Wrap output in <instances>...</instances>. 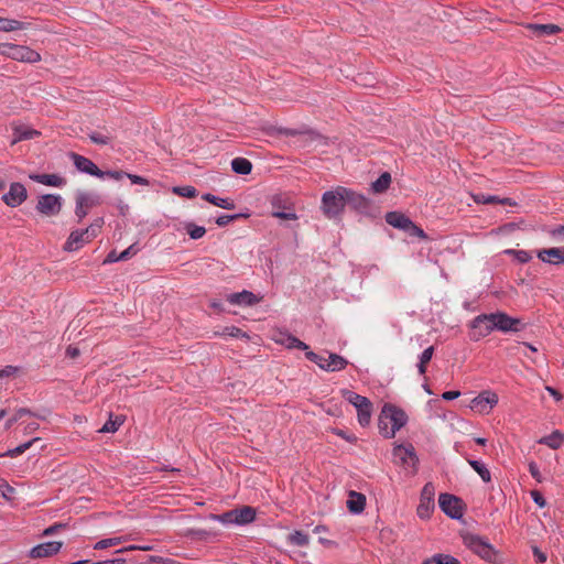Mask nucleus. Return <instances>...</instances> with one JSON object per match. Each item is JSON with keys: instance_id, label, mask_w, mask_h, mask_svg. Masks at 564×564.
Listing matches in <instances>:
<instances>
[{"instance_id": "nucleus-17", "label": "nucleus", "mask_w": 564, "mask_h": 564, "mask_svg": "<svg viewBox=\"0 0 564 564\" xmlns=\"http://www.w3.org/2000/svg\"><path fill=\"white\" fill-rule=\"evenodd\" d=\"M273 339L276 344L284 346L288 349H300L304 350L305 352L308 350V345L289 332H278Z\"/></svg>"}, {"instance_id": "nucleus-64", "label": "nucleus", "mask_w": 564, "mask_h": 564, "mask_svg": "<svg viewBox=\"0 0 564 564\" xmlns=\"http://www.w3.org/2000/svg\"><path fill=\"white\" fill-rule=\"evenodd\" d=\"M334 433L349 443H355L357 441V437L354 434H348L343 430H335Z\"/></svg>"}, {"instance_id": "nucleus-28", "label": "nucleus", "mask_w": 564, "mask_h": 564, "mask_svg": "<svg viewBox=\"0 0 564 564\" xmlns=\"http://www.w3.org/2000/svg\"><path fill=\"white\" fill-rule=\"evenodd\" d=\"M30 26L31 23L29 22L0 17V32L28 30Z\"/></svg>"}, {"instance_id": "nucleus-15", "label": "nucleus", "mask_w": 564, "mask_h": 564, "mask_svg": "<svg viewBox=\"0 0 564 564\" xmlns=\"http://www.w3.org/2000/svg\"><path fill=\"white\" fill-rule=\"evenodd\" d=\"M62 546H63V543L57 542V541H50V542L41 543V544L33 546L30 550L29 556L31 558L50 557V556L57 554L61 551Z\"/></svg>"}, {"instance_id": "nucleus-25", "label": "nucleus", "mask_w": 564, "mask_h": 564, "mask_svg": "<svg viewBox=\"0 0 564 564\" xmlns=\"http://www.w3.org/2000/svg\"><path fill=\"white\" fill-rule=\"evenodd\" d=\"M328 362L325 364L324 370L328 372L341 371L348 366V360L343 356L329 352L327 356Z\"/></svg>"}, {"instance_id": "nucleus-7", "label": "nucleus", "mask_w": 564, "mask_h": 564, "mask_svg": "<svg viewBox=\"0 0 564 564\" xmlns=\"http://www.w3.org/2000/svg\"><path fill=\"white\" fill-rule=\"evenodd\" d=\"M434 495V486L431 482L425 484L422 488L420 503L416 509V513L420 519H430L432 516L435 508Z\"/></svg>"}, {"instance_id": "nucleus-43", "label": "nucleus", "mask_w": 564, "mask_h": 564, "mask_svg": "<svg viewBox=\"0 0 564 564\" xmlns=\"http://www.w3.org/2000/svg\"><path fill=\"white\" fill-rule=\"evenodd\" d=\"M289 541L291 544L297 546H307L310 543L308 535L297 530L290 534Z\"/></svg>"}, {"instance_id": "nucleus-21", "label": "nucleus", "mask_w": 564, "mask_h": 564, "mask_svg": "<svg viewBox=\"0 0 564 564\" xmlns=\"http://www.w3.org/2000/svg\"><path fill=\"white\" fill-rule=\"evenodd\" d=\"M469 328H470L469 338L473 341H478V340L487 337L489 334H491L490 330L488 329V327L481 321L479 315L475 316L470 321Z\"/></svg>"}, {"instance_id": "nucleus-14", "label": "nucleus", "mask_w": 564, "mask_h": 564, "mask_svg": "<svg viewBox=\"0 0 564 564\" xmlns=\"http://www.w3.org/2000/svg\"><path fill=\"white\" fill-rule=\"evenodd\" d=\"M28 197L26 188L21 183H12L9 192L2 196V200L10 207L20 206Z\"/></svg>"}, {"instance_id": "nucleus-19", "label": "nucleus", "mask_w": 564, "mask_h": 564, "mask_svg": "<svg viewBox=\"0 0 564 564\" xmlns=\"http://www.w3.org/2000/svg\"><path fill=\"white\" fill-rule=\"evenodd\" d=\"M538 258L550 264L558 265L564 264V248H549L542 249L538 252Z\"/></svg>"}, {"instance_id": "nucleus-22", "label": "nucleus", "mask_w": 564, "mask_h": 564, "mask_svg": "<svg viewBox=\"0 0 564 564\" xmlns=\"http://www.w3.org/2000/svg\"><path fill=\"white\" fill-rule=\"evenodd\" d=\"M30 178L46 186L63 187L66 178L58 174H31Z\"/></svg>"}, {"instance_id": "nucleus-30", "label": "nucleus", "mask_w": 564, "mask_h": 564, "mask_svg": "<svg viewBox=\"0 0 564 564\" xmlns=\"http://www.w3.org/2000/svg\"><path fill=\"white\" fill-rule=\"evenodd\" d=\"M471 197H473L474 202L477 204H485V205L501 204V205H509V206L513 205V203L511 202L510 198H499L496 195H485L482 193H479V194H473Z\"/></svg>"}, {"instance_id": "nucleus-55", "label": "nucleus", "mask_w": 564, "mask_h": 564, "mask_svg": "<svg viewBox=\"0 0 564 564\" xmlns=\"http://www.w3.org/2000/svg\"><path fill=\"white\" fill-rule=\"evenodd\" d=\"M153 547L151 545H147V544H143V545H129V546H126V547H122V549H119L116 551V553H123V552H128V551H151Z\"/></svg>"}, {"instance_id": "nucleus-44", "label": "nucleus", "mask_w": 564, "mask_h": 564, "mask_svg": "<svg viewBox=\"0 0 564 564\" xmlns=\"http://www.w3.org/2000/svg\"><path fill=\"white\" fill-rule=\"evenodd\" d=\"M185 230L188 234V236L194 240L200 239L206 234L205 227L197 226L194 223H187L185 225Z\"/></svg>"}, {"instance_id": "nucleus-20", "label": "nucleus", "mask_w": 564, "mask_h": 564, "mask_svg": "<svg viewBox=\"0 0 564 564\" xmlns=\"http://www.w3.org/2000/svg\"><path fill=\"white\" fill-rule=\"evenodd\" d=\"M227 301L232 305L252 306L260 300L252 292L243 290L241 292L228 294Z\"/></svg>"}, {"instance_id": "nucleus-56", "label": "nucleus", "mask_w": 564, "mask_h": 564, "mask_svg": "<svg viewBox=\"0 0 564 564\" xmlns=\"http://www.w3.org/2000/svg\"><path fill=\"white\" fill-rule=\"evenodd\" d=\"M532 553L535 558V562L539 564H543L547 561V555L543 551H541L538 546H532Z\"/></svg>"}, {"instance_id": "nucleus-41", "label": "nucleus", "mask_w": 564, "mask_h": 564, "mask_svg": "<svg viewBox=\"0 0 564 564\" xmlns=\"http://www.w3.org/2000/svg\"><path fill=\"white\" fill-rule=\"evenodd\" d=\"M279 133L282 135H285V137H295V135H300V134H308L313 138L318 137V133L312 129L299 130V129H292V128H280Z\"/></svg>"}, {"instance_id": "nucleus-33", "label": "nucleus", "mask_w": 564, "mask_h": 564, "mask_svg": "<svg viewBox=\"0 0 564 564\" xmlns=\"http://www.w3.org/2000/svg\"><path fill=\"white\" fill-rule=\"evenodd\" d=\"M231 169L237 174L248 175L252 171V163L245 158H235L231 161Z\"/></svg>"}, {"instance_id": "nucleus-13", "label": "nucleus", "mask_w": 564, "mask_h": 564, "mask_svg": "<svg viewBox=\"0 0 564 564\" xmlns=\"http://www.w3.org/2000/svg\"><path fill=\"white\" fill-rule=\"evenodd\" d=\"M68 156L70 158L75 167L79 172L91 175V176H96L99 178L104 177V171H101L90 159H88L84 155H80L78 153H75V152H70L68 154Z\"/></svg>"}, {"instance_id": "nucleus-36", "label": "nucleus", "mask_w": 564, "mask_h": 564, "mask_svg": "<svg viewBox=\"0 0 564 564\" xmlns=\"http://www.w3.org/2000/svg\"><path fill=\"white\" fill-rule=\"evenodd\" d=\"M529 28L540 36L554 35L561 31V28L556 24H530Z\"/></svg>"}, {"instance_id": "nucleus-38", "label": "nucleus", "mask_w": 564, "mask_h": 564, "mask_svg": "<svg viewBox=\"0 0 564 564\" xmlns=\"http://www.w3.org/2000/svg\"><path fill=\"white\" fill-rule=\"evenodd\" d=\"M467 462L470 465V467L480 476L482 481H491V474L484 463L476 459H468Z\"/></svg>"}, {"instance_id": "nucleus-45", "label": "nucleus", "mask_w": 564, "mask_h": 564, "mask_svg": "<svg viewBox=\"0 0 564 564\" xmlns=\"http://www.w3.org/2000/svg\"><path fill=\"white\" fill-rule=\"evenodd\" d=\"M173 193L177 194L178 196L186 197V198H194L197 195L196 188L191 185L176 186L173 188Z\"/></svg>"}, {"instance_id": "nucleus-4", "label": "nucleus", "mask_w": 564, "mask_h": 564, "mask_svg": "<svg viewBox=\"0 0 564 564\" xmlns=\"http://www.w3.org/2000/svg\"><path fill=\"white\" fill-rule=\"evenodd\" d=\"M341 395L346 401L356 408L358 423L362 427L368 426L372 416L371 401L367 397L360 395L348 389H343Z\"/></svg>"}, {"instance_id": "nucleus-16", "label": "nucleus", "mask_w": 564, "mask_h": 564, "mask_svg": "<svg viewBox=\"0 0 564 564\" xmlns=\"http://www.w3.org/2000/svg\"><path fill=\"white\" fill-rule=\"evenodd\" d=\"M90 240H93V239L90 238V236L88 235V231L86 229L73 230L69 234L63 249L68 252L76 251V250L80 249L85 243L89 242Z\"/></svg>"}, {"instance_id": "nucleus-10", "label": "nucleus", "mask_w": 564, "mask_h": 564, "mask_svg": "<svg viewBox=\"0 0 564 564\" xmlns=\"http://www.w3.org/2000/svg\"><path fill=\"white\" fill-rule=\"evenodd\" d=\"M393 456L400 460V464L403 467H411L414 473L417 470L419 457L411 443L405 445H395L393 448Z\"/></svg>"}, {"instance_id": "nucleus-53", "label": "nucleus", "mask_w": 564, "mask_h": 564, "mask_svg": "<svg viewBox=\"0 0 564 564\" xmlns=\"http://www.w3.org/2000/svg\"><path fill=\"white\" fill-rule=\"evenodd\" d=\"M240 216H242L241 214H235V215H221L219 217H217L216 219V224L219 226V227H225L227 226L229 223H231L232 220L239 218Z\"/></svg>"}, {"instance_id": "nucleus-1", "label": "nucleus", "mask_w": 564, "mask_h": 564, "mask_svg": "<svg viewBox=\"0 0 564 564\" xmlns=\"http://www.w3.org/2000/svg\"><path fill=\"white\" fill-rule=\"evenodd\" d=\"M408 422L406 413L392 403H386L378 419L379 433L384 438L394 437L395 433L401 430Z\"/></svg>"}, {"instance_id": "nucleus-18", "label": "nucleus", "mask_w": 564, "mask_h": 564, "mask_svg": "<svg viewBox=\"0 0 564 564\" xmlns=\"http://www.w3.org/2000/svg\"><path fill=\"white\" fill-rule=\"evenodd\" d=\"M346 196V205H349L355 210L365 213L369 208V199L350 188L345 187L340 189Z\"/></svg>"}, {"instance_id": "nucleus-12", "label": "nucleus", "mask_w": 564, "mask_h": 564, "mask_svg": "<svg viewBox=\"0 0 564 564\" xmlns=\"http://www.w3.org/2000/svg\"><path fill=\"white\" fill-rule=\"evenodd\" d=\"M63 205V199L59 195L45 194L39 197L36 209L46 216H54L59 214Z\"/></svg>"}, {"instance_id": "nucleus-59", "label": "nucleus", "mask_w": 564, "mask_h": 564, "mask_svg": "<svg viewBox=\"0 0 564 564\" xmlns=\"http://www.w3.org/2000/svg\"><path fill=\"white\" fill-rule=\"evenodd\" d=\"M126 176L131 181L132 184L149 185V181L140 175L127 173Z\"/></svg>"}, {"instance_id": "nucleus-9", "label": "nucleus", "mask_w": 564, "mask_h": 564, "mask_svg": "<svg viewBox=\"0 0 564 564\" xmlns=\"http://www.w3.org/2000/svg\"><path fill=\"white\" fill-rule=\"evenodd\" d=\"M467 546L478 556L486 561H494L496 557L495 549L490 543L478 535H470L465 539Z\"/></svg>"}, {"instance_id": "nucleus-51", "label": "nucleus", "mask_w": 564, "mask_h": 564, "mask_svg": "<svg viewBox=\"0 0 564 564\" xmlns=\"http://www.w3.org/2000/svg\"><path fill=\"white\" fill-rule=\"evenodd\" d=\"M14 491H15L14 488L12 486H10L7 481H4V480L0 481V492L4 499L11 500Z\"/></svg>"}, {"instance_id": "nucleus-29", "label": "nucleus", "mask_w": 564, "mask_h": 564, "mask_svg": "<svg viewBox=\"0 0 564 564\" xmlns=\"http://www.w3.org/2000/svg\"><path fill=\"white\" fill-rule=\"evenodd\" d=\"M130 540H133L132 534L102 539L94 544V550H105L111 546H117Z\"/></svg>"}, {"instance_id": "nucleus-24", "label": "nucleus", "mask_w": 564, "mask_h": 564, "mask_svg": "<svg viewBox=\"0 0 564 564\" xmlns=\"http://www.w3.org/2000/svg\"><path fill=\"white\" fill-rule=\"evenodd\" d=\"M256 509L250 506H243L241 508L235 509V524L246 525L254 521L256 519Z\"/></svg>"}, {"instance_id": "nucleus-40", "label": "nucleus", "mask_w": 564, "mask_h": 564, "mask_svg": "<svg viewBox=\"0 0 564 564\" xmlns=\"http://www.w3.org/2000/svg\"><path fill=\"white\" fill-rule=\"evenodd\" d=\"M503 253L513 257L520 263H528L532 259V254L527 250L506 249Z\"/></svg>"}, {"instance_id": "nucleus-35", "label": "nucleus", "mask_w": 564, "mask_h": 564, "mask_svg": "<svg viewBox=\"0 0 564 564\" xmlns=\"http://www.w3.org/2000/svg\"><path fill=\"white\" fill-rule=\"evenodd\" d=\"M391 184V175L388 172L382 173L375 182L371 183V191L377 194L386 192Z\"/></svg>"}, {"instance_id": "nucleus-58", "label": "nucleus", "mask_w": 564, "mask_h": 564, "mask_svg": "<svg viewBox=\"0 0 564 564\" xmlns=\"http://www.w3.org/2000/svg\"><path fill=\"white\" fill-rule=\"evenodd\" d=\"M272 216L286 220H295L297 218L296 214L293 212H273Z\"/></svg>"}, {"instance_id": "nucleus-62", "label": "nucleus", "mask_w": 564, "mask_h": 564, "mask_svg": "<svg viewBox=\"0 0 564 564\" xmlns=\"http://www.w3.org/2000/svg\"><path fill=\"white\" fill-rule=\"evenodd\" d=\"M137 253V249L134 248V245L128 247L126 250H123L122 252H120L118 254V259H120V261H124V260H128L130 257H132L133 254Z\"/></svg>"}, {"instance_id": "nucleus-42", "label": "nucleus", "mask_w": 564, "mask_h": 564, "mask_svg": "<svg viewBox=\"0 0 564 564\" xmlns=\"http://www.w3.org/2000/svg\"><path fill=\"white\" fill-rule=\"evenodd\" d=\"M216 336H229L235 338H249V336L237 326L225 327L221 333H215Z\"/></svg>"}, {"instance_id": "nucleus-47", "label": "nucleus", "mask_w": 564, "mask_h": 564, "mask_svg": "<svg viewBox=\"0 0 564 564\" xmlns=\"http://www.w3.org/2000/svg\"><path fill=\"white\" fill-rule=\"evenodd\" d=\"M305 357H306L310 361H312V362L316 364V365H317L321 369H323V370H324L325 364H327V362H328L327 357H324V356H322V355H318V354H316V352H314V351H312V350H310V349H308V350H306V352H305Z\"/></svg>"}, {"instance_id": "nucleus-32", "label": "nucleus", "mask_w": 564, "mask_h": 564, "mask_svg": "<svg viewBox=\"0 0 564 564\" xmlns=\"http://www.w3.org/2000/svg\"><path fill=\"white\" fill-rule=\"evenodd\" d=\"M202 198L217 207L223 208V209L231 210V209H235V207H236L234 200H231L230 198L218 197L210 193L204 194L202 196Z\"/></svg>"}, {"instance_id": "nucleus-61", "label": "nucleus", "mask_w": 564, "mask_h": 564, "mask_svg": "<svg viewBox=\"0 0 564 564\" xmlns=\"http://www.w3.org/2000/svg\"><path fill=\"white\" fill-rule=\"evenodd\" d=\"M433 354H434V347L430 346L422 351L419 359L425 364H429L433 357Z\"/></svg>"}, {"instance_id": "nucleus-39", "label": "nucleus", "mask_w": 564, "mask_h": 564, "mask_svg": "<svg viewBox=\"0 0 564 564\" xmlns=\"http://www.w3.org/2000/svg\"><path fill=\"white\" fill-rule=\"evenodd\" d=\"M37 441H40V438L34 437L14 448L8 449L6 453L1 454L0 457H17L28 451Z\"/></svg>"}, {"instance_id": "nucleus-60", "label": "nucleus", "mask_w": 564, "mask_h": 564, "mask_svg": "<svg viewBox=\"0 0 564 564\" xmlns=\"http://www.w3.org/2000/svg\"><path fill=\"white\" fill-rule=\"evenodd\" d=\"M531 498L533 499V501L540 507V508H543L545 505H546V501L543 497V495L538 491V490H532L531 491Z\"/></svg>"}, {"instance_id": "nucleus-49", "label": "nucleus", "mask_w": 564, "mask_h": 564, "mask_svg": "<svg viewBox=\"0 0 564 564\" xmlns=\"http://www.w3.org/2000/svg\"><path fill=\"white\" fill-rule=\"evenodd\" d=\"M88 137H89L90 141L96 144L106 145L110 142L109 137H107L102 133L96 132V131L90 132L88 134Z\"/></svg>"}, {"instance_id": "nucleus-46", "label": "nucleus", "mask_w": 564, "mask_h": 564, "mask_svg": "<svg viewBox=\"0 0 564 564\" xmlns=\"http://www.w3.org/2000/svg\"><path fill=\"white\" fill-rule=\"evenodd\" d=\"M104 224H105L104 218L98 217L86 228V230L88 231V235L90 236L91 239H94L95 237H97L99 235Z\"/></svg>"}, {"instance_id": "nucleus-2", "label": "nucleus", "mask_w": 564, "mask_h": 564, "mask_svg": "<svg viewBox=\"0 0 564 564\" xmlns=\"http://www.w3.org/2000/svg\"><path fill=\"white\" fill-rule=\"evenodd\" d=\"M0 55L28 64H35L42 59L41 54L35 50L14 43H0Z\"/></svg>"}, {"instance_id": "nucleus-34", "label": "nucleus", "mask_w": 564, "mask_h": 564, "mask_svg": "<svg viewBox=\"0 0 564 564\" xmlns=\"http://www.w3.org/2000/svg\"><path fill=\"white\" fill-rule=\"evenodd\" d=\"M124 423V416L123 415H116L112 414L109 415V419L106 421V423L102 425V427L99 430L101 433H115L119 430V427Z\"/></svg>"}, {"instance_id": "nucleus-37", "label": "nucleus", "mask_w": 564, "mask_h": 564, "mask_svg": "<svg viewBox=\"0 0 564 564\" xmlns=\"http://www.w3.org/2000/svg\"><path fill=\"white\" fill-rule=\"evenodd\" d=\"M422 564H459V562L452 555L438 553L425 558Z\"/></svg>"}, {"instance_id": "nucleus-5", "label": "nucleus", "mask_w": 564, "mask_h": 564, "mask_svg": "<svg viewBox=\"0 0 564 564\" xmlns=\"http://www.w3.org/2000/svg\"><path fill=\"white\" fill-rule=\"evenodd\" d=\"M75 199V215L77 216L78 221H82L88 215V210L90 208L99 206L102 203L100 195L84 191H78Z\"/></svg>"}, {"instance_id": "nucleus-11", "label": "nucleus", "mask_w": 564, "mask_h": 564, "mask_svg": "<svg viewBox=\"0 0 564 564\" xmlns=\"http://www.w3.org/2000/svg\"><path fill=\"white\" fill-rule=\"evenodd\" d=\"M495 319L496 323L494 325L496 327V330L502 333H518L524 328V324L520 318L509 316L507 313L501 311L495 312Z\"/></svg>"}, {"instance_id": "nucleus-48", "label": "nucleus", "mask_w": 564, "mask_h": 564, "mask_svg": "<svg viewBox=\"0 0 564 564\" xmlns=\"http://www.w3.org/2000/svg\"><path fill=\"white\" fill-rule=\"evenodd\" d=\"M404 231L412 237H417L423 240L427 239V235L424 232V230L416 226L412 220L409 221V226Z\"/></svg>"}, {"instance_id": "nucleus-63", "label": "nucleus", "mask_w": 564, "mask_h": 564, "mask_svg": "<svg viewBox=\"0 0 564 564\" xmlns=\"http://www.w3.org/2000/svg\"><path fill=\"white\" fill-rule=\"evenodd\" d=\"M126 174L127 173L122 171H104V177L107 176L116 181L121 180L126 176Z\"/></svg>"}, {"instance_id": "nucleus-31", "label": "nucleus", "mask_w": 564, "mask_h": 564, "mask_svg": "<svg viewBox=\"0 0 564 564\" xmlns=\"http://www.w3.org/2000/svg\"><path fill=\"white\" fill-rule=\"evenodd\" d=\"M563 442H564V435L557 430L539 440V444L546 445L552 449L560 448L562 446Z\"/></svg>"}, {"instance_id": "nucleus-27", "label": "nucleus", "mask_w": 564, "mask_h": 564, "mask_svg": "<svg viewBox=\"0 0 564 564\" xmlns=\"http://www.w3.org/2000/svg\"><path fill=\"white\" fill-rule=\"evenodd\" d=\"M40 135V132L35 129H32L28 126H18L13 128V140L12 144L24 140H31L35 137Z\"/></svg>"}, {"instance_id": "nucleus-57", "label": "nucleus", "mask_w": 564, "mask_h": 564, "mask_svg": "<svg viewBox=\"0 0 564 564\" xmlns=\"http://www.w3.org/2000/svg\"><path fill=\"white\" fill-rule=\"evenodd\" d=\"M65 527H66V524H64V523H54L53 525H50L48 528H46L43 531L42 535H44V536L53 535Z\"/></svg>"}, {"instance_id": "nucleus-52", "label": "nucleus", "mask_w": 564, "mask_h": 564, "mask_svg": "<svg viewBox=\"0 0 564 564\" xmlns=\"http://www.w3.org/2000/svg\"><path fill=\"white\" fill-rule=\"evenodd\" d=\"M479 316H480L481 321L484 322V324L488 327L490 333L496 330V327L494 325L496 323L495 313L479 314Z\"/></svg>"}, {"instance_id": "nucleus-3", "label": "nucleus", "mask_w": 564, "mask_h": 564, "mask_svg": "<svg viewBox=\"0 0 564 564\" xmlns=\"http://www.w3.org/2000/svg\"><path fill=\"white\" fill-rule=\"evenodd\" d=\"M340 189H345V187L337 186L333 191L325 192L322 196L321 209L329 219L338 217L344 212L346 196Z\"/></svg>"}, {"instance_id": "nucleus-8", "label": "nucleus", "mask_w": 564, "mask_h": 564, "mask_svg": "<svg viewBox=\"0 0 564 564\" xmlns=\"http://www.w3.org/2000/svg\"><path fill=\"white\" fill-rule=\"evenodd\" d=\"M441 510L452 519H460L463 512V501L460 498L451 494H441L438 497Z\"/></svg>"}, {"instance_id": "nucleus-6", "label": "nucleus", "mask_w": 564, "mask_h": 564, "mask_svg": "<svg viewBox=\"0 0 564 564\" xmlns=\"http://www.w3.org/2000/svg\"><path fill=\"white\" fill-rule=\"evenodd\" d=\"M498 394L491 390L481 391L470 401V409L479 414L486 415L498 404Z\"/></svg>"}, {"instance_id": "nucleus-26", "label": "nucleus", "mask_w": 564, "mask_h": 564, "mask_svg": "<svg viewBox=\"0 0 564 564\" xmlns=\"http://www.w3.org/2000/svg\"><path fill=\"white\" fill-rule=\"evenodd\" d=\"M384 218L387 224L403 231L406 229L409 221L411 220L400 212H389L386 214Z\"/></svg>"}, {"instance_id": "nucleus-50", "label": "nucleus", "mask_w": 564, "mask_h": 564, "mask_svg": "<svg viewBox=\"0 0 564 564\" xmlns=\"http://www.w3.org/2000/svg\"><path fill=\"white\" fill-rule=\"evenodd\" d=\"M215 519L223 524H235V509L224 512L221 514L215 516Z\"/></svg>"}, {"instance_id": "nucleus-23", "label": "nucleus", "mask_w": 564, "mask_h": 564, "mask_svg": "<svg viewBox=\"0 0 564 564\" xmlns=\"http://www.w3.org/2000/svg\"><path fill=\"white\" fill-rule=\"evenodd\" d=\"M346 506L351 513L358 514L361 513L366 507V497L361 492L349 491L348 499L346 501Z\"/></svg>"}, {"instance_id": "nucleus-54", "label": "nucleus", "mask_w": 564, "mask_h": 564, "mask_svg": "<svg viewBox=\"0 0 564 564\" xmlns=\"http://www.w3.org/2000/svg\"><path fill=\"white\" fill-rule=\"evenodd\" d=\"M529 473L538 482H542V475L535 462L529 463Z\"/></svg>"}]
</instances>
